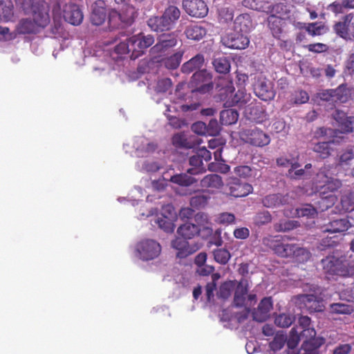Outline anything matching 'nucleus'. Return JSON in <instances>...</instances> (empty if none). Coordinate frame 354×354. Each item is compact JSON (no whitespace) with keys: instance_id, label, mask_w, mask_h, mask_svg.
Here are the masks:
<instances>
[{"instance_id":"f257e3e1","label":"nucleus","mask_w":354,"mask_h":354,"mask_svg":"<svg viewBox=\"0 0 354 354\" xmlns=\"http://www.w3.org/2000/svg\"><path fill=\"white\" fill-rule=\"evenodd\" d=\"M255 10L270 14L268 20V25L274 37H278L281 32V28L279 26L274 27L275 23H279L281 19L288 17L290 10L289 7L283 3H277L275 4L263 3V5L254 4Z\"/></svg>"},{"instance_id":"f03ea898","label":"nucleus","mask_w":354,"mask_h":354,"mask_svg":"<svg viewBox=\"0 0 354 354\" xmlns=\"http://www.w3.org/2000/svg\"><path fill=\"white\" fill-rule=\"evenodd\" d=\"M117 5L109 15V22L113 28L130 25L136 15L135 8L129 3V0H114Z\"/></svg>"},{"instance_id":"7ed1b4c3","label":"nucleus","mask_w":354,"mask_h":354,"mask_svg":"<svg viewBox=\"0 0 354 354\" xmlns=\"http://www.w3.org/2000/svg\"><path fill=\"white\" fill-rule=\"evenodd\" d=\"M325 272L330 275L350 277L354 274V261L344 257L328 256L321 261Z\"/></svg>"},{"instance_id":"20e7f679","label":"nucleus","mask_w":354,"mask_h":354,"mask_svg":"<svg viewBox=\"0 0 354 354\" xmlns=\"http://www.w3.org/2000/svg\"><path fill=\"white\" fill-rule=\"evenodd\" d=\"M49 21L47 12L38 10L31 17L21 19L16 26V32L21 35L34 34L46 27Z\"/></svg>"},{"instance_id":"39448f33","label":"nucleus","mask_w":354,"mask_h":354,"mask_svg":"<svg viewBox=\"0 0 354 354\" xmlns=\"http://www.w3.org/2000/svg\"><path fill=\"white\" fill-rule=\"evenodd\" d=\"M161 252V246L153 239H145L134 246L133 255L137 259L147 261L157 258Z\"/></svg>"},{"instance_id":"423d86ee","label":"nucleus","mask_w":354,"mask_h":354,"mask_svg":"<svg viewBox=\"0 0 354 354\" xmlns=\"http://www.w3.org/2000/svg\"><path fill=\"white\" fill-rule=\"evenodd\" d=\"M291 332H296L299 334L301 338H306L302 344V354H318V348L324 343V339L322 337H316V331L313 327H309L297 332L292 328Z\"/></svg>"},{"instance_id":"0eeeda50","label":"nucleus","mask_w":354,"mask_h":354,"mask_svg":"<svg viewBox=\"0 0 354 354\" xmlns=\"http://www.w3.org/2000/svg\"><path fill=\"white\" fill-rule=\"evenodd\" d=\"M230 105L245 109V113L250 120H256L259 118L257 116L258 106L251 102L250 94L246 93L244 89L238 90L232 98Z\"/></svg>"},{"instance_id":"6e6552de","label":"nucleus","mask_w":354,"mask_h":354,"mask_svg":"<svg viewBox=\"0 0 354 354\" xmlns=\"http://www.w3.org/2000/svg\"><path fill=\"white\" fill-rule=\"evenodd\" d=\"M177 44L176 36L174 34H163L159 36L155 46L150 49L152 59L165 57L171 48Z\"/></svg>"},{"instance_id":"1a4fd4ad","label":"nucleus","mask_w":354,"mask_h":354,"mask_svg":"<svg viewBox=\"0 0 354 354\" xmlns=\"http://www.w3.org/2000/svg\"><path fill=\"white\" fill-rule=\"evenodd\" d=\"M153 42L154 38L151 35H145L139 33L129 37V49L131 52V59H136L140 57Z\"/></svg>"},{"instance_id":"9d476101","label":"nucleus","mask_w":354,"mask_h":354,"mask_svg":"<svg viewBox=\"0 0 354 354\" xmlns=\"http://www.w3.org/2000/svg\"><path fill=\"white\" fill-rule=\"evenodd\" d=\"M248 283L247 280L242 279L237 284L234 298V304L237 307H251L257 301L255 294L248 295Z\"/></svg>"},{"instance_id":"9b49d317","label":"nucleus","mask_w":354,"mask_h":354,"mask_svg":"<svg viewBox=\"0 0 354 354\" xmlns=\"http://www.w3.org/2000/svg\"><path fill=\"white\" fill-rule=\"evenodd\" d=\"M212 77L207 70H200L192 77L190 85L192 92L206 93L213 88Z\"/></svg>"},{"instance_id":"f8f14e48","label":"nucleus","mask_w":354,"mask_h":354,"mask_svg":"<svg viewBox=\"0 0 354 354\" xmlns=\"http://www.w3.org/2000/svg\"><path fill=\"white\" fill-rule=\"evenodd\" d=\"M134 155L138 157L148 156L157 149V145L145 137H136L132 142ZM127 153H132L129 149V144L124 145Z\"/></svg>"},{"instance_id":"ddd939ff","label":"nucleus","mask_w":354,"mask_h":354,"mask_svg":"<svg viewBox=\"0 0 354 354\" xmlns=\"http://www.w3.org/2000/svg\"><path fill=\"white\" fill-rule=\"evenodd\" d=\"M176 220L177 213L174 208L170 205H167L162 207L160 214L158 216L154 222L164 232L171 233L174 230V223Z\"/></svg>"},{"instance_id":"4468645a","label":"nucleus","mask_w":354,"mask_h":354,"mask_svg":"<svg viewBox=\"0 0 354 354\" xmlns=\"http://www.w3.org/2000/svg\"><path fill=\"white\" fill-rule=\"evenodd\" d=\"M354 14L348 13L333 26L335 32L341 38L354 41Z\"/></svg>"},{"instance_id":"2eb2a0df","label":"nucleus","mask_w":354,"mask_h":354,"mask_svg":"<svg viewBox=\"0 0 354 354\" xmlns=\"http://www.w3.org/2000/svg\"><path fill=\"white\" fill-rule=\"evenodd\" d=\"M185 84H179L175 90L174 93V103L176 104H179L178 106H174L171 105L167 104L165 103V106L166 108L165 112H172V109L177 110L180 108L183 111H189L198 109L199 104L198 103H183V101L186 100V95L184 91ZM167 115V113H165Z\"/></svg>"},{"instance_id":"dca6fc26","label":"nucleus","mask_w":354,"mask_h":354,"mask_svg":"<svg viewBox=\"0 0 354 354\" xmlns=\"http://www.w3.org/2000/svg\"><path fill=\"white\" fill-rule=\"evenodd\" d=\"M212 158L211 153L205 148L200 149L196 155L189 158V162L190 167L187 172L192 175H197L205 171L203 160L207 162Z\"/></svg>"},{"instance_id":"f3484780","label":"nucleus","mask_w":354,"mask_h":354,"mask_svg":"<svg viewBox=\"0 0 354 354\" xmlns=\"http://www.w3.org/2000/svg\"><path fill=\"white\" fill-rule=\"evenodd\" d=\"M222 42L230 48L245 49L250 40L246 34L233 30L222 37Z\"/></svg>"},{"instance_id":"a211bd4d","label":"nucleus","mask_w":354,"mask_h":354,"mask_svg":"<svg viewBox=\"0 0 354 354\" xmlns=\"http://www.w3.org/2000/svg\"><path fill=\"white\" fill-rule=\"evenodd\" d=\"M295 304L300 309H306L310 312H319L324 308L322 299L313 294L298 295Z\"/></svg>"},{"instance_id":"6ab92c4d","label":"nucleus","mask_w":354,"mask_h":354,"mask_svg":"<svg viewBox=\"0 0 354 354\" xmlns=\"http://www.w3.org/2000/svg\"><path fill=\"white\" fill-rule=\"evenodd\" d=\"M254 90L256 95L264 101L271 100L275 95L272 82L263 76L259 77L254 84Z\"/></svg>"},{"instance_id":"aec40b11","label":"nucleus","mask_w":354,"mask_h":354,"mask_svg":"<svg viewBox=\"0 0 354 354\" xmlns=\"http://www.w3.org/2000/svg\"><path fill=\"white\" fill-rule=\"evenodd\" d=\"M183 5L186 12L194 17L202 18L207 15V6L203 0H183Z\"/></svg>"},{"instance_id":"412c9836","label":"nucleus","mask_w":354,"mask_h":354,"mask_svg":"<svg viewBox=\"0 0 354 354\" xmlns=\"http://www.w3.org/2000/svg\"><path fill=\"white\" fill-rule=\"evenodd\" d=\"M63 18L68 23L77 26L83 19V15L79 7L73 3L65 4L62 8Z\"/></svg>"},{"instance_id":"4be33fe9","label":"nucleus","mask_w":354,"mask_h":354,"mask_svg":"<svg viewBox=\"0 0 354 354\" xmlns=\"http://www.w3.org/2000/svg\"><path fill=\"white\" fill-rule=\"evenodd\" d=\"M314 182L317 185V187L328 189L330 192L337 190L342 185V183L339 180L329 177L326 174L324 170H321L317 173L316 178L314 179Z\"/></svg>"},{"instance_id":"5701e85b","label":"nucleus","mask_w":354,"mask_h":354,"mask_svg":"<svg viewBox=\"0 0 354 354\" xmlns=\"http://www.w3.org/2000/svg\"><path fill=\"white\" fill-rule=\"evenodd\" d=\"M230 194L234 197H244L253 191L252 186L247 183L241 182L238 178H232L228 183Z\"/></svg>"},{"instance_id":"b1692460","label":"nucleus","mask_w":354,"mask_h":354,"mask_svg":"<svg viewBox=\"0 0 354 354\" xmlns=\"http://www.w3.org/2000/svg\"><path fill=\"white\" fill-rule=\"evenodd\" d=\"M171 84V81L169 78H161L155 82L149 83L148 88L155 92L152 98L156 103H160V97L158 95H165L170 89Z\"/></svg>"},{"instance_id":"393cba45","label":"nucleus","mask_w":354,"mask_h":354,"mask_svg":"<svg viewBox=\"0 0 354 354\" xmlns=\"http://www.w3.org/2000/svg\"><path fill=\"white\" fill-rule=\"evenodd\" d=\"M185 238H176L171 242V246L176 250V257L179 259L185 258L196 252L197 250L192 247Z\"/></svg>"},{"instance_id":"a878e982","label":"nucleus","mask_w":354,"mask_h":354,"mask_svg":"<svg viewBox=\"0 0 354 354\" xmlns=\"http://www.w3.org/2000/svg\"><path fill=\"white\" fill-rule=\"evenodd\" d=\"M272 308V301L270 297L263 298L253 313V317L257 322H262L266 320Z\"/></svg>"},{"instance_id":"bb28decb","label":"nucleus","mask_w":354,"mask_h":354,"mask_svg":"<svg viewBox=\"0 0 354 354\" xmlns=\"http://www.w3.org/2000/svg\"><path fill=\"white\" fill-rule=\"evenodd\" d=\"M288 194L283 196L281 194H269L262 198V204L267 208H277L285 204L290 203Z\"/></svg>"},{"instance_id":"cd10ccee","label":"nucleus","mask_w":354,"mask_h":354,"mask_svg":"<svg viewBox=\"0 0 354 354\" xmlns=\"http://www.w3.org/2000/svg\"><path fill=\"white\" fill-rule=\"evenodd\" d=\"M318 210L313 207L311 205H304L300 207H297L291 211L284 210L283 214L286 216H297V217H307L315 218L317 214Z\"/></svg>"},{"instance_id":"c85d7f7f","label":"nucleus","mask_w":354,"mask_h":354,"mask_svg":"<svg viewBox=\"0 0 354 354\" xmlns=\"http://www.w3.org/2000/svg\"><path fill=\"white\" fill-rule=\"evenodd\" d=\"M184 52L179 50L171 56H165L153 60V62L160 63L168 69L176 68L182 59Z\"/></svg>"},{"instance_id":"c756f323","label":"nucleus","mask_w":354,"mask_h":354,"mask_svg":"<svg viewBox=\"0 0 354 354\" xmlns=\"http://www.w3.org/2000/svg\"><path fill=\"white\" fill-rule=\"evenodd\" d=\"M351 226L346 218H339L330 221L322 227L323 232L337 233L347 230Z\"/></svg>"},{"instance_id":"7c9ffc66","label":"nucleus","mask_w":354,"mask_h":354,"mask_svg":"<svg viewBox=\"0 0 354 354\" xmlns=\"http://www.w3.org/2000/svg\"><path fill=\"white\" fill-rule=\"evenodd\" d=\"M253 28V24L248 14L239 15L234 21V30L244 34L250 32Z\"/></svg>"},{"instance_id":"2f4dec72","label":"nucleus","mask_w":354,"mask_h":354,"mask_svg":"<svg viewBox=\"0 0 354 354\" xmlns=\"http://www.w3.org/2000/svg\"><path fill=\"white\" fill-rule=\"evenodd\" d=\"M248 140L252 145L257 147L267 145L270 142L269 136L257 129L252 130Z\"/></svg>"},{"instance_id":"473e14b6","label":"nucleus","mask_w":354,"mask_h":354,"mask_svg":"<svg viewBox=\"0 0 354 354\" xmlns=\"http://www.w3.org/2000/svg\"><path fill=\"white\" fill-rule=\"evenodd\" d=\"M223 185L221 177L218 174H209L201 180V186L203 188H209L212 190L218 189Z\"/></svg>"},{"instance_id":"72a5a7b5","label":"nucleus","mask_w":354,"mask_h":354,"mask_svg":"<svg viewBox=\"0 0 354 354\" xmlns=\"http://www.w3.org/2000/svg\"><path fill=\"white\" fill-rule=\"evenodd\" d=\"M205 62L203 55L198 54L187 62L184 63L181 67V71L184 73H190L195 70L200 69Z\"/></svg>"},{"instance_id":"f704fd0d","label":"nucleus","mask_w":354,"mask_h":354,"mask_svg":"<svg viewBox=\"0 0 354 354\" xmlns=\"http://www.w3.org/2000/svg\"><path fill=\"white\" fill-rule=\"evenodd\" d=\"M147 24L152 30L156 32H162L171 29L169 23L166 21L163 15L161 17H151L149 19Z\"/></svg>"},{"instance_id":"c9c22d12","label":"nucleus","mask_w":354,"mask_h":354,"mask_svg":"<svg viewBox=\"0 0 354 354\" xmlns=\"http://www.w3.org/2000/svg\"><path fill=\"white\" fill-rule=\"evenodd\" d=\"M185 33L189 39L200 40L207 33L206 29L197 24H192L187 27Z\"/></svg>"},{"instance_id":"e433bc0d","label":"nucleus","mask_w":354,"mask_h":354,"mask_svg":"<svg viewBox=\"0 0 354 354\" xmlns=\"http://www.w3.org/2000/svg\"><path fill=\"white\" fill-rule=\"evenodd\" d=\"M161 167L162 165L160 162L150 160H139L136 163L137 169L146 173L156 172Z\"/></svg>"},{"instance_id":"4c0bfd02","label":"nucleus","mask_w":354,"mask_h":354,"mask_svg":"<svg viewBox=\"0 0 354 354\" xmlns=\"http://www.w3.org/2000/svg\"><path fill=\"white\" fill-rule=\"evenodd\" d=\"M200 228L198 225L190 223L181 225L177 230L178 234L185 239H192L199 233Z\"/></svg>"},{"instance_id":"58836bf2","label":"nucleus","mask_w":354,"mask_h":354,"mask_svg":"<svg viewBox=\"0 0 354 354\" xmlns=\"http://www.w3.org/2000/svg\"><path fill=\"white\" fill-rule=\"evenodd\" d=\"M312 167L311 164H306L305 169H289L287 173V176L294 180L299 179H310L312 178V174L308 171Z\"/></svg>"},{"instance_id":"ea45409f","label":"nucleus","mask_w":354,"mask_h":354,"mask_svg":"<svg viewBox=\"0 0 354 354\" xmlns=\"http://www.w3.org/2000/svg\"><path fill=\"white\" fill-rule=\"evenodd\" d=\"M13 17V5L11 0H0V21H8Z\"/></svg>"},{"instance_id":"a19ab883","label":"nucleus","mask_w":354,"mask_h":354,"mask_svg":"<svg viewBox=\"0 0 354 354\" xmlns=\"http://www.w3.org/2000/svg\"><path fill=\"white\" fill-rule=\"evenodd\" d=\"M337 120L339 123V131L342 133H349L354 129V118L347 117L344 113H338Z\"/></svg>"},{"instance_id":"79ce46f5","label":"nucleus","mask_w":354,"mask_h":354,"mask_svg":"<svg viewBox=\"0 0 354 354\" xmlns=\"http://www.w3.org/2000/svg\"><path fill=\"white\" fill-rule=\"evenodd\" d=\"M239 113L234 109L223 110L220 113V120L223 125H230L236 122Z\"/></svg>"},{"instance_id":"37998d69","label":"nucleus","mask_w":354,"mask_h":354,"mask_svg":"<svg viewBox=\"0 0 354 354\" xmlns=\"http://www.w3.org/2000/svg\"><path fill=\"white\" fill-rule=\"evenodd\" d=\"M162 15L169 23L170 28H171L176 21L179 19L180 11L177 7L171 6L165 10Z\"/></svg>"},{"instance_id":"c03bdc74","label":"nucleus","mask_w":354,"mask_h":354,"mask_svg":"<svg viewBox=\"0 0 354 354\" xmlns=\"http://www.w3.org/2000/svg\"><path fill=\"white\" fill-rule=\"evenodd\" d=\"M212 64L216 71L219 73H227L230 71V64L226 57H216L214 59Z\"/></svg>"},{"instance_id":"a18cd8bd","label":"nucleus","mask_w":354,"mask_h":354,"mask_svg":"<svg viewBox=\"0 0 354 354\" xmlns=\"http://www.w3.org/2000/svg\"><path fill=\"white\" fill-rule=\"evenodd\" d=\"M295 317L290 313H281L276 316L274 324L281 328H288L294 322Z\"/></svg>"},{"instance_id":"49530a36","label":"nucleus","mask_w":354,"mask_h":354,"mask_svg":"<svg viewBox=\"0 0 354 354\" xmlns=\"http://www.w3.org/2000/svg\"><path fill=\"white\" fill-rule=\"evenodd\" d=\"M277 165L283 167H290V169H297L299 167L297 157L291 156H281L277 160Z\"/></svg>"},{"instance_id":"de8ad7c7","label":"nucleus","mask_w":354,"mask_h":354,"mask_svg":"<svg viewBox=\"0 0 354 354\" xmlns=\"http://www.w3.org/2000/svg\"><path fill=\"white\" fill-rule=\"evenodd\" d=\"M106 16V14L104 8L94 7L91 12V21L93 24L100 26L105 21Z\"/></svg>"},{"instance_id":"09e8293b","label":"nucleus","mask_w":354,"mask_h":354,"mask_svg":"<svg viewBox=\"0 0 354 354\" xmlns=\"http://www.w3.org/2000/svg\"><path fill=\"white\" fill-rule=\"evenodd\" d=\"M334 142H322L315 145L313 149L315 152L319 154L322 158H326L330 154L331 147Z\"/></svg>"},{"instance_id":"8fccbe9b","label":"nucleus","mask_w":354,"mask_h":354,"mask_svg":"<svg viewBox=\"0 0 354 354\" xmlns=\"http://www.w3.org/2000/svg\"><path fill=\"white\" fill-rule=\"evenodd\" d=\"M169 180L182 187H187L196 182L194 178L186 174L174 175L171 176Z\"/></svg>"},{"instance_id":"3c124183","label":"nucleus","mask_w":354,"mask_h":354,"mask_svg":"<svg viewBox=\"0 0 354 354\" xmlns=\"http://www.w3.org/2000/svg\"><path fill=\"white\" fill-rule=\"evenodd\" d=\"M237 283L234 281H229L223 283L219 289L218 296L221 298L225 299L230 296L232 292L236 289Z\"/></svg>"},{"instance_id":"603ef678","label":"nucleus","mask_w":354,"mask_h":354,"mask_svg":"<svg viewBox=\"0 0 354 354\" xmlns=\"http://www.w3.org/2000/svg\"><path fill=\"white\" fill-rule=\"evenodd\" d=\"M297 245L283 244L281 243L277 248L276 254L281 257H293Z\"/></svg>"},{"instance_id":"864d4df0","label":"nucleus","mask_w":354,"mask_h":354,"mask_svg":"<svg viewBox=\"0 0 354 354\" xmlns=\"http://www.w3.org/2000/svg\"><path fill=\"white\" fill-rule=\"evenodd\" d=\"M299 226L296 221L281 220L274 225V229L277 232H286L292 230Z\"/></svg>"},{"instance_id":"5fc2aeb1","label":"nucleus","mask_w":354,"mask_h":354,"mask_svg":"<svg viewBox=\"0 0 354 354\" xmlns=\"http://www.w3.org/2000/svg\"><path fill=\"white\" fill-rule=\"evenodd\" d=\"M214 258L220 264H226L231 255L228 250L223 248L216 249L213 252Z\"/></svg>"},{"instance_id":"6e6d98bb","label":"nucleus","mask_w":354,"mask_h":354,"mask_svg":"<svg viewBox=\"0 0 354 354\" xmlns=\"http://www.w3.org/2000/svg\"><path fill=\"white\" fill-rule=\"evenodd\" d=\"M342 209L346 212L354 210V192L342 196L341 199Z\"/></svg>"},{"instance_id":"4d7b16f0","label":"nucleus","mask_w":354,"mask_h":354,"mask_svg":"<svg viewBox=\"0 0 354 354\" xmlns=\"http://www.w3.org/2000/svg\"><path fill=\"white\" fill-rule=\"evenodd\" d=\"M330 311L336 314H351L353 311V307L344 304L335 303L330 306Z\"/></svg>"},{"instance_id":"13d9d810","label":"nucleus","mask_w":354,"mask_h":354,"mask_svg":"<svg viewBox=\"0 0 354 354\" xmlns=\"http://www.w3.org/2000/svg\"><path fill=\"white\" fill-rule=\"evenodd\" d=\"M310 252L303 248L296 246L293 258L299 263H304L307 261L310 258Z\"/></svg>"},{"instance_id":"bf43d9fd","label":"nucleus","mask_w":354,"mask_h":354,"mask_svg":"<svg viewBox=\"0 0 354 354\" xmlns=\"http://www.w3.org/2000/svg\"><path fill=\"white\" fill-rule=\"evenodd\" d=\"M335 201V198L332 194L322 197L321 200L318 201L319 207L316 209L318 210V212H323L331 207L334 204Z\"/></svg>"},{"instance_id":"052dcab7","label":"nucleus","mask_w":354,"mask_h":354,"mask_svg":"<svg viewBox=\"0 0 354 354\" xmlns=\"http://www.w3.org/2000/svg\"><path fill=\"white\" fill-rule=\"evenodd\" d=\"M281 243V239L279 236H269L263 239V244L272 249L275 254L277 252V248L280 245Z\"/></svg>"},{"instance_id":"680f3d73","label":"nucleus","mask_w":354,"mask_h":354,"mask_svg":"<svg viewBox=\"0 0 354 354\" xmlns=\"http://www.w3.org/2000/svg\"><path fill=\"white\" fill-rule=\"evenodd\" d=\"M287 340L286 336L283 334H277L272 342L270 343V348L274 351L280 350Z\"/></svg>"},{"instance_id":"e2e57ef3","label":"nucleus","mask_w":354,"mask_h":354,"mask_svg":"<svg viewBox=\"0 0 354 354\" xmlns=\"http://www.w3.org/2000/svg\"><path fill=\"white\" fill-rule=\"evenodd\" d=\"M309 100L308 94L304 91H296L292 93L291 101L295 104H304Z\"/></svg>"},{"instance_id":"0e129e2a","label":"nucleus","mask_w":354,"mask_h":354,"mask_svg":"<svg viewBox=\"0 0 354 354\" xmlns=\"http://www.w3.org/2000/svg\"><path fill=\"white\" fill-rule=\"evenodd\" d=\"M272 220V216L268 211H263L257 214L254 221L258 225H262L270 223Z\"/></svg>"},{"instance_id":"69168bd1","label":"nucleus","mask_w":354,"mask_h":354,"mask_svg":"<svg viewBox=\"0 0 354 354\" xmlns=\"http://www.w3.org/2000/svg\"><path fill=\"white\" fill-rule=\"evenodd\" d=\"M337 91L334 90H324L317 93V97L322 101L335 102L337 97Z\"/></svg>"},{"instance_id":"338daca9","label":"nucleus","mask_w":354,"mask_h":354,"mask_svg":"<svg viewBox=\"0 0 354 354\" xmlns=\"http://www.w3.org/2000/svg\"><path fill=\"white\" fill-rule=\"evenodd\" d=\"M236 175L241 178H247L252 176V170L250 167L247 165L237 166L234 169Z\"/></svg>"},{"instance_id":"774afa93","label":"nucleus","mask_w":354,"mask_h":354,"mask_svg":"<svg viewBox=\"0 0 354 354\" xmlns=\"http://www.w3.org/2000/svg\"><path fill=\"white\" fill-rule=\"evenodd\" d=\"M235 216L232 213L223 212L216 217V222L223 225H230L234 223Z\"/></svg>"}]
</instances>
